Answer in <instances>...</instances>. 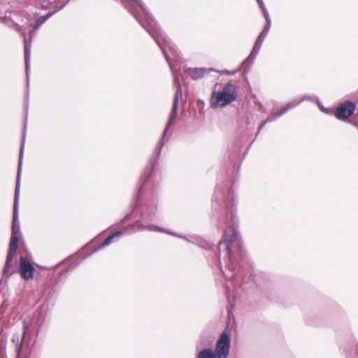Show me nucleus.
<instances>
[{"instance_id": "19", "label": "nucleus", "mask_w": 358, "mask_h": 358, "mask_svg": "<svg viewBox=\"0 0 358 358\" xmlns=\"http://www.w3.org/2000/svg\"><path fill=\"white\" fill-rule=\"evenodd\" d=\"M175 80H176V82H177V80H178V78L176 76H175Z\"/></svg>"}, {"instance_id": "16", "label": "nucleus", "mask_w": 358, "mask_h": 358, "mask_svg": "<svg viewBox=\"0 0 358 358\" xmlns=\"http://www.w3.org/2000/svg\"><path fill=\"white\" fill-rule=\"evenodd\" d=\"M166 45H167V46H169V48H171V46H170V43H169L168 41H167V43H166V44H165V47H166Z\"/></svg>"}, {"instance_id": "1", "label": "nucleus", "mask_w": 358, "mask_h": 358, "mask_svg": "<svg viewBox=\"0 0 358 358\" xmlns=\"http://www.w3.org/2000/svg\"><path fill=\"white\" fill-rule=\"evenodd\" d=\"M24 139H22L21 148H20V159H19V165L17 170V182H16V188H15V201H14V208H13V226H12V235L10 241L9 245V252L7 257L6 262V268L8 266L9 264L12 262L15 252L18 247V241L20 239V224L18 222V201H19V188H20V177L22 169V155L24 150Z\"/></svg>"}, {"instance_id": "9", "label": "nucleus", "mask_w": 358, "mask_h": 358, "mask_svg": "<svg viewBox=\"0 0 358 358\" xmlns=\"http://www.w3.org/2000/svg\"><path fill=\"white\" fill-rule=\"evenodd\" d=\"M180 93H181L180 90L178 89L175 95L172 112H171V117H170L169 122H168V126L171 125L174 122V120L176 117L178 105V95Z\"/></svg>"}, {"instance_id": "10", "label": "nucleus", "mask_w": 358, "mask_h": 358, "mask_svg": "<svg viewBox=\"0 0 358 358\" xmlns=\"http://www.w3.org/2000/svg\"><path fill=\"white\" fill-rule=\"evenodd\" d=\"M230 231L233 233L232 236H230L229 232L227 231L224 234V240L227 243V248L229 252H230V243L236 241L238 239V234L233 229H230Z\"/></svg>"}, {"instance_id": "11", "label": "nucleus", "mask_w": 358, "mask_h": 358, "mask_svg": "<svg viewBox=\"0 0 358 358\" xmlns=\"http://www.w3.org/2000/svg\"><path fill=\"white\" fill-rule=\"evenodd\" d=\"M24 52H25V64H26V72L28 73L29 64L30 60V41L27 40L24 37Z\"/></svg>"}, {"instance_id": "13", "label": "nucleus", "mask_w": 358, "mask_h": 358, "mask_svg": "<svg viewBox=\"0 0 358 358\" xmlns=\"http://www.w3.org/2000/svg\"><path fill=\"white\" fill-rule=\"evenodd\" d=\"M57 0H38L42 8H48L56 3Z\"/></svg>"}, {"instance_id": "4", "label": "nucleus", "mask_w": 358, "mask_h": 358, "mask_svg": "<svg viewBox=\"0 0 358 358\" xmlns=\"http://www.w3.org/2000/svg\"><path fill=\"white\" fill-rule=\"evenodd\" d=\"M230 348L229 334L224 332L217 342L216 356L217 358H227Z\"/></svg>"}, {"instance_id": "8", "label": "nucleus", "mask_w": 358, "mask_h": 358, "mask_svg": "<svg viewBox=\"0 0 358 358\" xmlns=\"http://www.w3.org/2000/svg\"><path fill=\"white\" fill-rule=\"evenodd\" d=\"M207 69L203 68L188 69L187 73L194 80H197L203 76Z\"/></svg>"}, {"instance_id": "17", "label": "nucleus", "mask_w": 358, "mask_h": 358, "mask_svg": "<svg viewBox=\"0 0 358 358\" xmlns=\"http://www.w3.org/2000/svg\"><path fill=\"white\" fill-rule=\"evenodd\" d=\"M55 8H57V9H59L62 8V6H59V7H57V6H55Z\"/></svg>"}, {"instance_id": "12", "label": "nucleus", "mask_w": 358, "mask_h": 358, "mask_svg": "<svg viewBox=\"0 0 358 358\" xmlns=\"http://www.w3.org/2000/svg\"><path fill=\"white\" fill-rule=\"evenodd\" d=\"M198 358H217L215 353L210 349L201 350L198 355Z\"/></svg>"}, {"instance_id": "5", "label": "nucleus", "mask_w": 358, "mask_h": 358, "mask_svg": "<svg viewBox=\"0 0 358 358\" xmlns=\"http://www.w3.org/2000/svg\"><path fill=\"white\" fill-rule=\"evenodd\" d=\"M355 109V105L350 102L347 101L341 104L336 112V117L339 120H345L351 116Z\"/></svg>"}, {"instance_id": "15", "label": "nucleus", "mask_w": 358, "mask_h": 358, "mask_svg": "<svg viewBox=\"0 0 358 358\" xmlns=\"http://www.w3.org/2000/svg\"><path fill=\"white\" fill-rule=\"evenodd\" d=\"M12 341L13 343H15L16 345H17L19 343V336L17 335L13 336Z\"/></svg>"}, {"instance_id": "14", "label": "nucleus", "mask_w": 358, "mask_h": 358, "mask_svg": "<svg viewBox=\"0 0 358 358\" xmlns=\"http://www.w3.org/2000/svg\"><path fill=\"white\" fill-rule=\"evenodd\" d=\"M121 233L120 232H117L114 234H113L112 236H110L109 237H108L105 241L103 243V245H107L108 244L110 243V242L112 241L113 238L115 236H120Z\"/></svg>"}, {"instance_id": "6", "label": "nucleus", "mask_w": 358, "mask_h": 358, "mask_svg": "<svg viewBox=\"0 0 358 358\" xmlns=\"http://www.w3.org/2000/svg\"><path fill=\"white\" fill-rule=\"evenodd\" d=\"M34 268L32 264L26 258H20V273L22 277L28 280L33 278Z\"/></svg>"}, {"instance_id": "2", "label": "nucleus", "mask_w": 358, "mask_h": 358, "mask_svg": "<svg viewBox=\"0 0 358 358\" xmlns=\"http://www.w3.org/2000/svg\"><path fill=\"white\" fill-rule=\"evenodd\" d=\"M237 98L236 87L231 83L221 86L217 84L210 96V105L215 108H222L234 101Z\"/></svg>"}, {"instance_id": "3", "label": "nucleus", "mask_w": 358, "mask_h": 358, "mask_svg": "<svg viewBox=\"0 0 358 358\" xmlns=\"http://www.w3.org/2000/svg\"><path fill=\"white\" fill-rule=\"evenodd\" d=\"M257 1L259 3V7L262 9L263 15L265 17V20L266 22V25L264 29L263 30V31L259 36V37L256 41V43L255 45L254 49H253L252 53L250 54V55L248 57V59H252L255 57V55L259 50L262 43L264 37L266 36V34L270 29V27H271V19L269 17L267 10L265 8L263 1L262 0H257Z\"/></svg>"}, {"instance_id": "7", "label": "nucleus", "mask_w": 358, "mask_h": 358, "mask_svg": "<svg viewBox=\"0 0 358 358\" xmlns=\"http://www.w3.org/2000/svg\"><path fill=\"white\" fill-rule=\"evenodd\" d=\"M151 34L155 37V39L156 42L158 43V45L161 47L164 56L166 57L167 62L169 63L170 66L173 71V68L172 65L170 63L169 58L167 56L166 50H165V44L167 43V40L166 39L165 36L162 34V33H158V30H155L153 28L151 31Z\"/></svg>"}, {"instance_id": "20", "label": "nucleus", "mask_w": 358, "mask_h": 358, "mask_svg": "<svg viewBox=\"0 0 358 358\" xmlns=\"http://www.w3.org/2000/svg\"><path fill=\"white\" fill-rule=\"evenodd\" d=\"M20 348H17V352H18V353L20 352Z\"/></svg>"}, {"instance_id": "18", "label": "nucleus", "mask_w": 358, "mask_h": 358, "mask_svg": "<svg viewBox=\"0 0 358 358\" xmlns=\"http://www.w3.org/2000/svg\"><path fill=\"white\" fill-rule=\"evenodd\" d=\"M286 110H287V109H285V110H284L282 112H281V113H280V115L283 114V113H285Z\"/></svg>"}]
</instances>
